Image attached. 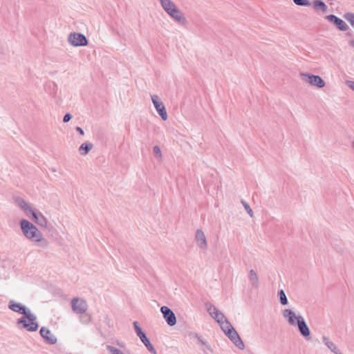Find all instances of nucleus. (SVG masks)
<instances>
[{
    "label": "nucleus",
    "mask_w": 354,
    "mask_h": 354,
    "mask_svg": "<svg viewBox=\"0 0 354 354\" xmlns=\"http://www.w3.org/2000/svg\"><path fill=\"white\" fill-rule=\"evenodd\" d=\"M346 85L353 91H354V81H347Z\"/></svg>",
    "instance_id": "2f4dec72"
},
{
    "label": "nucleus",
    "mask_w": 354,
    "mask_h": 354,
    "mask_svg": "<svg viewBox=\"0 0 354 354\" xmlns=\"http://www.w3.org/2000/svg\"><path fill=\"white\" fill-rule=\"evenodd\" d=\"M19 224L20 225L21 229L22 230V220L19 221Z\"/></svg>",
    "instance_id": "f704fd0d"
},
{
    "label": "nucleus",
    "mask_w": 354,
    "mask_h": 354,
    "mask_svg": "<svg viewBox=\"0 0 354 354\" xmlns=\"http://www.w3.org/2000/svg\"><path fill=\"white\" fill-rule=\"evenodd\" d=\"M9 308L15 311L22 314V304L19 303H15L13 301H10L9 303Z\"/></svg>",
    "instance_id": "aec40b11"
},
{
    "label": "nucleus",
    "mask_w": 354,
    "mask_h": 354,
    "mask_svg": "<svg viewBox=\"0 0 354 354\" xmlns=\"http://www.w3.org/2000/svg\"><path fill=\"white\" fill-rule=\"evenodd\" d=\"M344 18L350 24L354 27V14L352 12H347L344 15Z\"/></svg>",
    "instance_id": "393cba45"
},
{
    "label": "nucleus",
    "mask_w": 354,
    "mask_h": 354,
    "mask_svg": "<svg viewBox=\"0 0 354 354\" xmlns=\"http://www.w3.org/2000/svg\"><path fill=\"white\" fill-rule=\"evenodd\" d=\"M24 328L28 331L37 330L39 324L37 322V316L30 309L24 306Z\"/></svg>",
    "instance_id": "39448f33"
},
{
    "label": "nucleus",
    "mask_w": 354,
    "mask_h": 354,
    "mask_svg": "<svg viewBox=\"0 0 354 354\" xmlns=\"http://www.w3.org/2000/svg\"><path fill=\"white\" fill-rule=\"evenodd\" d=\"M301 79L307 84L315 86L319 88L325 86V82L319 75H310L308 73H301Z\"/></svg>",
    "instance_id": "423d86ee"
},
{
    "label": "nucleus",
    "mask_w": 354,
    "mask_h": 354,
    "mask_svg": "<svg viewBox=\"0 0 354 354\" xmlns=\"http://www.w3.org/2000/svg\"><path fill=\"white\" fill-rule=\"evenodd\" d=\"M133 326L137 335L140 337L141 342L145 344L147 348L151 353L156 354V351L153 346L150 343V341L146 336L145 333L142 330L139 326L138 322H133Z\"/></svg>",
    "instance_id": "1a4fd4ad"
},
{
    "label": "nucleus",
    "mask_w": 354,
    "mask_h": 354,
    "mask_svg": "<svg viewBox=\"0 0 354 354\" xmlns=\"http://www.w3.org/2000/svg\"><path fill=\"white\" fill-rule=\"evenodd\" d=\"M211 317L214 319H215L218 324H220V322L227 319L225 316L218 310Z\"/></svg>",
    "instance_id": "4be33fe9"
},
{
    "label": "nucleus",
    "mask_w": 354,
    "mask_h": 354,
    "mask_svg": "<svg viewBox=\"0 0 354 354\" xmlns=\"http://www.w3.org/2000/svg\"><path fill=\"white\" fill-rule=\"evenodd\" d=\"M297 6H308L310 5L308 0H292Z\"/></svg>",
    "instance_id": "bb28decb"
},
{
    "label": "nucleus",
    "mask_w": 354,
    "mask_h": 354,
    "mask_svg": "<svg viewBox=\"0 0 354 354\" xmlns=\"http://www.w3.org/2000/svg\"><path fill=\"white\" fill-rule=\"evenodd\" d=\"M326 19L333 23L338 29L342 31H346L348 29L346 24L341 19L338 18L334 15H329L326 17Z\"/></svg>",
    "instance_id": "4468645a"
},
{
    "label": "nucleus",
    "mask_w": 354,
    "mask_h": 354,
    "mask_svg": "<svg viewBox=\"0 0 354 354\" xmlns=\"http://www.w3.org/2000/svg\"><path fill=\"white\" fill-rule=\"evenodd\" d=\"M76 131H78L82 136L84 135V131L81 127H76Z\"/></svg>",
    "instance_id": "473e14b6"
},
{
    "label": "nucleus",
    "mask_w": 354,
    "mask_h": 354,
    "mask_svg": "<svg viewBox=\"0 0 354 354\" xmlns=\"http://www.w3.org/2000/svg\"><path fill=\"white\" fill-rule=\"evenodd\" d=\"M160 3L165 12L176 22L181 25L187 24V21L184 14L174 1L171 0H160Z\"/></svg>",
    "instance_id": "f03ea898"
},
{
    "label": "nucleus",
    "mask_w": 354,
    "mask_h": 354,
    "mask_svg": "<svg viewBox=\"0 0 354 354\" xmlns=\"http://www.w3.org/2000/svg\"><path fill=\"white\" fill-rule=\"evenodd\" d=\"M241 203H242L243 206L244 207V209H245L247 213L250 215V216L253 217V216H254L253 211L251 209V207H250V205L243 200L241 201Z\"/></svg>",
    "instance_id": "a878e982"
},
{
    "label": "nucleus",
    "mask_w": 354,
    "mask_h": 354,
    "mask_svg": "<svg viewBox=\"0 0 354 354\" xmlns=\"http://www.w3.org/2000/svg\"><path fill=\"white\" fill-rule=\"evenodd\" d=\"M72 118V115L70 113H66L63 118L64 122H68Z\"/></svg>",
    "instance_id": "7c9ffc66"
},
{
    "label": "nucleus",
    "mask_w": 354,
    "mask_h": 354,
    "mask_svg": "<svg viewBox=\"0 0 354 354\" xmlns=\"http://www.w3.org/2000/svg\"><path fill=\"white\" fill-rule=\"evenodd\" d=\"M283 317L286 319L289 325L297 326L302 336L308 337L310 335L309 327L306 324L304 318L301 315L296 313L291 309H285L282 312Z\"/></svg>",
    "instance_id": "f257e3e1"
},
{
    "label": "nucleus",
    "mask_w": 354,
    "mask_h": 354,
    "mask_svg": "<svg viewBox=\"0 0 354 354\" xmlns=\"http://www.w3.org/2000/svg\"><path fill=\"white\" fill-rule=\"evenodd\" d=\"M196 336L198 339V342L201 343L203 345H205L207 350L212 352L211 346L207 343V342L202 339L201 336H198V335H196Z\"/></svg>",
    "instance_id": "cd10ccee"
},
{
    "label": "nucleus",
    "mask_w": 354,
    "mask_h": 354,
    "mask_svg": "<svg viewBox=\"0 0 354 354\" xmlns=\"http://www.w3.org/2000/svg\"><path fill=\"white\" fill-rule=\"evenodd\" d=\"M71 308L75 313L83 314L87 310V302L83 298L75 297L71 300Z\"/></svg>",
    "instance_id": "9d476101"
},
{
    "label": "nucleus",
    "mask_w": 354,
    "mask_h": 354,
    "mask_svg": "<svg viewBox=\"0 0 354 354\" xmlns=\"http://www.w3.org/2000/svg\"><path fill=\"white\" fill-rule=\"evenodd\" d=\"M17 324L18 325H20V324H22V317L18 319L17 320Z\"/></svg>",
    "instance_id": "72a5a7b5"
},
{
    "label": "nucleus",
    "mask_w": 354,
    "mask_h": 354,
    "mask_svg": "<svg viewBox=\"0 0 354 354\" xmlns=\"http://www.w3.org/2000/svg\"><path fill=\"white\" fill-rule=\"evenodd\" d=\"M351 145H352L353 149H354V141L352 142Z\"/></svg>",
    "instance_id": "c9c22d12"
},
{
    "label": "nucleus",
    "mask_w": 354,
    "mask_h": 354,
    "mask_svg": "<svg viewBox=\"0 0 354 354\" xmlns=\"http://www.w3.org/2000/svg\"><path fill=\"white\" fill-rule=\"evenodd\" d=\"M195 239L198 243H206L205 234L201 230H197L196 232Z\"/></svg>",
    "instance_id": "6ab92c4d"
},
{
    "label": "nucleus",
    "mask_w": 354,
    "mask_h": 354,
    "mask_svg": "<svg viewBox=\"0 0 354 354\" xmlns=\"http://www.w3.org/2000/svg\"><path fill=\"white\" fill-rule=\"evenodd\" d=\"M24 211L26 215L41 227H46L48 221L39 212L37 211L30 204L24 201Z\"/></svg>",
    "instance_id": "7ed1b4c3"
},
{
    "label": "nucleus",
    "mask_w": 354,
    "mask_h": 354,
    "mask_svg": "<svg viewBox=\"0 0 354 354\" xmlns=\"http://www.w3.org/2000/svg\"><path fill=\"white\" fill-rule=\"evenodd\" d=\"M151 98L156 111L158 113L162 120L164 121L167 120L168 115L162 100L157 95H151Z\"/></svg>",
    "instance_id": "6e6552de"
},
{
    "label": "nucleus",
    "mask_w": 354,
    "mask_h": 354,
    "mask_svg": "<svg viewBox=\"0 0 354 354\" xmlns=\"http://www.w3.org/2000/svg\"><path fill=\"white\" fill-rule=\"evenodd\" d=\"M39 333L46 343L49 344H56L57 341V337L48 328L41 327Z\"/></svg>",
    "instance_id": "f8f14e48"
},
{
    "label": "nucleus",
    "mask_w": 354,
    "mask_h": 354,
    "mask_svg": "<svg viewBox=\"0 0 354 354\" xmlns=\"http://www.w3.org/2000/svg\"><path fill=\"white\" fill-rule=\"evenodd\" d=\"M248 279L251 287L254 290H257L259 288L260 285L259 277L254 270L252 269L249 271Z\"/></svg>",
    "instance_id": "2eb2a0df"
},
{
    "label": "nucleus",
    "mask_w": 354,
    "mask_h": 354,
    "mask_svg": "<svg viewBox=\"0 0 354 354\" xmlns=\"http://www.w3.org/2000/svg\"><path fill=\"white\" fill-rule=\"evenodd\" d=\"M160 311L162 313L163 317L167 324L173 326L176 324V317L173 311L167 306H162Z\"/></svg>",
    "instance_id": "9b49d317"
},
{
    "label": "nucleus",
    "mask_w": 354,
    "mask_h": 354,
    "mask_svg": "<svg viewBox=\"0 0 354 354\" xmlns=\"http://www.w3.org/2000/svg\"><path fill=\"white\" fill-rule=\"evenodd\" d=\"M205 306L210 316H212L218 310V309L211 303H207Z\"/></svg>",
    "instance_id": "b1692460"
},
{
    "label": "nucleus",
    "mask_w": 354,
    "mask_h": 354,
    "mask_svg": "<svg viewBox=\"0 0 354 354\" xmlns=\"http://www.w3.org/2000/svg\"><path fill=\"white\" fill-rule=\"evenodd\" d=\"M322 342L326 346L335 354H343L340 350L337 348V345L331 341L329 337L324 336L322 337Z\"/></svg>",
    "instance_id": "dca6fc26"
},
{
    "label": "nucleus",
    "mask_w": 354,
    "mask_h": 354,
    "mask_svg": "<svg viewBox=\"0 0 354 354\" xmlns=\"http://www.w3.org/2000/svg\"><path fill=\"white\" fill-rule=\"evenodd\" d=\"M219 325L222 330L226 335L229 334L232 330L234 329V328L232 326L230 322L227 319L220 322Z\"/></svg>",
    "instance_id": "f3484780"
},
{
    "label": "nucleus",
    "mask_w": 354,
    "mask_h": 354,
    "mask_svg": "<svg viewBox=\"0 0 354 354\" xmlns=\"http://www.w3.org/2000/svg\"><path fill=\"white\" fill-rule=\"evenodd\" d=\"M24 235L35 242L40 241L42 238V234L37 227L25 219H24Z\"/></svg>",
    "instance_id": "20e7f679"
},
{
    "label": "nucleus",
    "mask_w": 354,
    "mask_h": 354,
    "mask_svg": "<svg viewBox=\"0 0 354 354\" xmlns=\"http://www.w3.org/2000/svg\"><path fill=\"white\" fill-rule=\"evenodd\" d=\"M313 7L315 9L318 10L321 9L322 11H326L327 9V6L326 4L319 0H315L313 1Z\"/></svg>",
    "instance_id": "412c9836"
},
{
    "label": "nucleus",
    "mask_w": 354,
    "mask_h": 354,
    "mask_svg": "<svg viewBox=\"0 0 354 354\" xmlns=\"http://www.w3.org/2000/svg\"><path fill=\"white\" fill-rule=\"evenodd\" d=\"M14 200L17 205L22 207V199L20 197L14 196Z\"/></svg>",
    "instance_id": "c756f323"
},
{
    "label": "nucleus",
    "mask_w": 354,
    "mask_h": 354,
    "mask_svg": "<svg viewBox=\"0 0 354 354\" xmlns=\"http://www.w3.org/2000/svg\"><path fill=\"white\" fill-rule=\"evenodd\" d=\"M93 145L92 143L84 142L80 147L79 152L81 155L85 156L93 149Z\"/></svg>",
    "instance_id": "a211bd4d"
},
{
    "label": "nucleus",
    "mask_w": 354,
    "mask_h": 354,
    "mask_svg": "<svg viewBox=\"0 0 354 354\" xmlns=\"http://www.w3.org/2000/svg\"><path fill=\"white\" fill-rule=\"evenodd\" d=\"M233 344L238 347L239 349L243 350L245 348V345L239 335L235 329H233L226 335Z\"/></svg>",
    "instance_id": "ddd939ff"
},
{
    "label": "nucleus",
    "mask_w": 354,
    "mask_h": 354,
    "mask_svg": "<svg viewBox=\"0 0 354 354\" xmlns=\"http://www.w3.org/2000/svg\"><path fill=\"white\" fill-rule=\"evenodd\" d=\"M68 43L75 47L85 46L88 44L86 37L80 32H71L68 37Z\"/></svg>",
    "instance_id": "0eeeda50"
},
{
    "label": "nucleus",
    "mask_w": 354,
    "mask_h": 354,
    "mask_svg": "<svg viewBox=\"0 0 354 354\" xmlns=\"http://www.w3.org/2000/svg\"><path fill=\"white\" fill-rule=\"evenodd\" d=\"M153 151L158 158H159V159L162 158L161 150L158 146L153 147Z\"/></svg>",
    "instance_id": "c85d7f7f"
},
{
    "label": "nucleus",
    "mask_w": 354,
    "mask_h": 354,
    "mask_svg": "<svg viewBox=\"0 0 354 354\" xmlns=\"http://www.w3.org/2000/svg\"><path fill=\"white\" fill-rule=\"evenodd\" d=\"M278 295H279L281 304L282 305H287L288 303V299H287L285 292L283 290H281L279 291Z\"/></svg>",
    "instance_id": "5701e85b"
},
{
    "label": "nucleus",
    "mask_w": 354,
    "mask_h": 354,
    "mask_svg": "<svg viewBox=\"0 0 354 354\" xmlns=\"http://www.w3.org/2000/svg\"><path fill=\"white\" fill-rule=\"evenodd\" d=\"M352 45L354 46V40L352 41Z\"/></svg>",
    "instance_id": "e433bc0d"
}]
</instances>
